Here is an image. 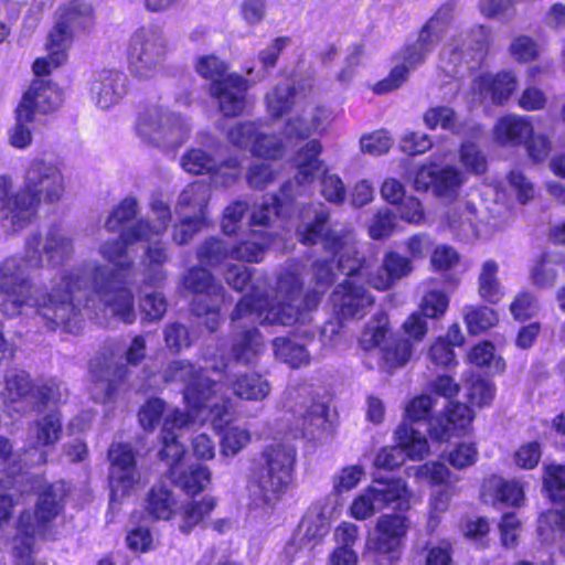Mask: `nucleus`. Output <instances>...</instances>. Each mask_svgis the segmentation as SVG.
<instances>
[{"instance_id":"obj_1","label":"nucleus","mask_w":565,"mask_h":565,"mask_svg":"<svg viewBox=\"0 0 565 565\" xmlns=\"http://www.w3.org/2000/svg\"><path fill=\"white\" fill-rule=\"evenodd\" d=\"M151 211L156 217L153 224L148 220H140L122 231L119 238L99 246V255L113 264L114 268L92 259L58 274L52 281L50 291L35 302L36 313L49 329L63 328L68 332L74 330L81 315V308L75 302L78 291H88L85 307L96 318H116L125 323L136 320L130 289L134 259L126 257L127 247L138 241L150 242L167 230L171 217L169 206L161 200L152 201Z\"/></svg>"},{"instance_id":"obj_2","label":"nucleus","mask_w":565,"mask_h":565,"mask_svg":"<svg viewBox=\"0 0 565 565\" xmlns=\"http://www.w3.org/2000/svg\"><path fill=\"white\" fill-rule=\"evenodd\" d=\"M316 287L301 297L302 279L297 267L284 269L277 277L275 298L268 294V281L264 275L253 278L252 270L244 265H232L225 271L226 282L235 290H243L252 281V291L245 295L231 315L235 328L241 321L259 324L306 326L311 321V311L320 302V296L334 280L332 264L318 260L312 268Z\"/></svg>"},{"instance_id":"obj_3","label":"nucleus","mask_w":565,"mask_h":565,"mask_svg":"<svg viewBox=\"0 0 565 565\" xmlns=\"http://www.w3.org/2000/svg\"><path fill=\"white\" fill-rule=\"evenodd\" d=\"M301 222L297 227L300 243L313 245L322 243L338 263V269L348 276L337 286L332 301L342 318H363L374 303L373 296L360 281L367 278V265L356 248V239L352 231H327L329 212L323 205L308 206L301 211Z\"/></svg>"},{"instance_id":"obj_4","label":"nucleus","mask_w":565,"mask_h":565,"mask_svg":"<svg viewBox=\"0 0 565 565\" xmlns=\"http://www.w3.org/2000/svg\"><path fill=\"white\" fill-rule=\"evenodd\" d=\"M166 383L180 382L184 384L183 398L186 405L199 414L207 409L211 423L215 429H223L233 418V403L221 393L222 386L203 374L189 361H173L162 373Z\"/></svg>"},{"instance_id":"obj_5","label":"nucleus","mask_w":565,"mask_h":565,"mask_svg":"<svg viewBox=\"0 0 565 565\" xmlns=\"http://www.w3.org/2000/svg\"><path fill=\"white\" fill-rule=\"evenodd\" d=\"M64 497L63 482L49 484L39 493L34 514L25 510L19 515L12 539V554L17 565H46L34 561V542L47 534L52 521L62 510Z\"/></svg>"},{"instance_id":"obj_6","label":"nucleus","mask_w":565,"mask_h":565,"mask_svg":"<svg viewBox=\"0 0 565 565\" xmlns=\"http://www.w3.org/2000/svg\"><path fill=\"white\" fill-rule=\"evenodd\" d=\"M94 25V10L85 0H71L55 12V22L49 34L47 55L33 63L35 75H46L67 58L74 39Z\"/></svg>"},{"instance_id":"obj_7","label":"nucleus","mask_w":565,"mask_h":565,"mask_svg":"<svg viewBox=\"0 0 565 565\" xmlns=\"http://www.w3.org/2000/svg\"><path fill=\"white\" fill-rule=\"evenodd\" d=\"M260 460L252 471L248 488L255 500L269 504L294 481L297 450L288 444H273L264 449Z\"/></svg>"},{"instance_id":"obj_8","label":"nucleus","mask_w":565,"mask_h":565,"mask_svg":"<svg viewBox=\"0 0 565 565\" xmlns=\"http://www.w3.org/2000/svg\"><path fill=\"white\" fill-rule=\"evenodd\" d=\"M63 431L62 415L57 408L38 411L36 417L29 424L26 431L28 448L23 454L12 452V446L0 437V465L12 468L41 466L47 462L51 449L61 440Z\"/></svg>"},{"instance_id":"obj_9","label":"nucleus","mask_w":565,"mask_h":565,"mask_svg":"<svg viewBox=\"0 0 565 565\" xmlns=\"http://www.w3.org/2000/svg\"><path fill=\"white\" fill-rule=\"evenodd\" d=\"M171 52L164 28L157 23L141 25L132 32L127 49L131 74L143 81L157 78Z\"/></svg>"},{"instance_id":"obj_10","label":"nucleus","mask_w":565,"mask_h":565,"mask_svg":"<svg viewBox=\"0 0 565 565\" xmlns=\"http://www.w3.org/2000/svg\"><path fill=\"white\" fill-rule=\"evenodd\" d=\"M285 407L292 416L295 437L322 440L331 434L328 406L315 399L309 385H290L285 392Z\"/></svg>"},{"instance_id":"obj_11","label":"nucleus","mask_w":565,"mask_h":565,"mask_svg":"<svg viewBox=\"0 0 565 565\" xmlns=\"http://www.w3.org/2000/svg\"><path fill=\"white\" fill-rule=\"evenodd\" d=\"M23 191L21 216L12 217L32 220L41 201L53 203L62 199L65 191L63 174L52 162L33 160L24 174Z\"/></svg>"},{"instance_id":"obj_12","label":"nucleus","mask_w":565,"mask_h":565,"mask_svg":"<svg viewBox=\"0 0 565 565\" xmlns=\"http://www.w3.org/2000/svg\"><path fill=\"white\" fill-rule=\"evenodd\" d=\"M136 131L145 143L177 148L189 138L191 126L182 116L153 106L139 115Z\"/></svg>"},{"instance_id":"obj_13","label":"nucleus","mask_w":565,"mask_h":565,"mask_svg":"<svg viewBox=\"0 0 565 565\" xmlns=\"http://www.w3.org/2000/svg\"><path fill=\"white\" fill-rule=\"evenodd\" d=\"M409 497L406 482L402 479L373 480L354 498L350 514L355 520L364 521L392 505L401 511L408 510Z\"/></svg>"},{"instance_id":"obj_14","label":"nucleus","mask_w":565,"mask_h":565,"mask_svg":"<svg viewBox=\"0 0 565 565\" xmlns=\"http://www.w3.org/2000/svg\"><path fill=\"white\" fill-rule=\"evenodd\" d=\"M185 289L201 295L192 302V312L198 317L206 316L205 326L214 332L221 324L220 310L226 302L225 289L211 273L202 267H192L183 276Z\"/></svg>"},{"instance_id":"obj_15","label":"nucleus","mask_w":565,"mask_h":565,"mask_svg":"<svg viewBox=\"0 0 565 565\" xmlns=\"http://www.w3.org/2000/svg\"><path fill=\"white\" fill-rule=\"evenodd\" d=\"M49 291L50 288L34 292L31 279L24 275L21 259L9 257L0 263V294L7 298L3 308L8 315L17 316L25 306L36 310L35 302Z\"/></svg>"},{"instance_id":"obj_16","label":"nucleus","mask_w":565,"mask_h":565,"mask_svg":"<svg viewBox=\"0 0 565 565\" xmlns=\"http://www.w3.org/2000/svg\"><path fill=\"white\" fill-rule=\"evenodd\" d=\"M411 521L399 513H386L377 518L375 534L369 536L365 550L375 553L384 565H395L401 558Z\"/></svg>"},{"instance_id":"obj_17","label":"nucleus","mask_w":565,"mask_h":565,"mask_svg":"<svg viewBox=\"0 0 565 565\" xmlns=\"http://www.w3.org/2000/svg\"><path fill=\"white\" fill-rule=\"evenodd\" d=\"M73 254V238L64 230L52 227L44 238L38 234L26 238L21 263L24 270L40 268L44 255L50 265L60 266L71 259Z\"/></svg>"},{"instance_id":"obj_18","label":"nucleus","mask_w":565,"mask_h":565,"mask_svg":"<svg viewBox=\"0 0 565 565\" xmlns=\"http://www.w3.org/2000/svg\"><path fill=\"white\" fill-rule=\"evenodd\" d=\"M299 194L298 191L294 192L292 182H286L280 188L279 194L254 205L249 215V225L264 228V231H254V236L273 233L275 238L280 235L285 220L289 217L294 201Z\"/></svg>"},{"instance_id":"obj_19","label":"nucleus","mask_w":565,"mask_h":565,"mask_svg":"<svg viewBox=\"0 0 565 565\" xmlns=\"http://www.w3.org/2000/svg\"><path fill=\"white\" fill-rule=\"evenodd\" d=\"M398 447H385L381 449L374 466L381 469L393 470L405 461V456L413 460H422L429 452L426 437L407 423H401L395 430Z\"/></svg>"},{"instance_id":"obj_20","label":"nucleus","mask_w":565,"mask_h":565,"mask_svg":"<svg viewBox=\"0 0 565 565\" xmlns=\"http://www.w3.org/2000/svg\"><path fill=\"white\" fill-rule=\"evenodd\" d=\"M111 500L129 495L140 482L136 455L128 444H113L108 450Z\"/></svg>"},{"instance_id":"obj_21","label":"nucleus","mask_w":565,"mask_h":565,"mask_svg":"<svg viewBox=\"0 0 565 565\" xmlns=\"http://www.w3.org/2000/svg\"><path fill=\"white\" fill-rule=\"evenodd\" d=\"M181 164L186 172L192 174H213L215 183L223 186H228L241 178L242 162L237 157L217 163L212 154L200 148L185 152Z\"/></svg>"},{"instance_id":"obj_22","label":"nucleus","mask_w":565,"mask_h":565,"mask_svg":"<svg viewBox=\"0 0 565 565\" xmlns=\"http://www.w3.org/2000/svg\"><path fill=\"white\" fill-rule=\"evenodd\" d=\"M488 38V31L483 26L478 25L469 32L460 33L451 39L440 53L441 61L448 65L446 71L448 73H456L457 67L461 63L481 60Z\"/></svg>"},{"instance_id":"obj_23","label":"nucleus","mask_w":565,"mask_h":565,"mask_svg":"<svg viewBox=\"0 0 565 565\" xmlns=\"http://www.w3.org/2000/svg\"><path fill=\"white\" fill-rule=\"evenodd\" d=\"M227 137L234 146L250 149L255 156L274 160L282 156L281 140L260 131V127L255 122L236 125L228 131Z\"/></svg>"},{"instance_id":"obj_24","label":"nucleus","mask_w":565,"mask_h":565,"mask_svg":"<svg viewBox=\"0 0 565 565\" xmlns=\"http://www.w3.org/2000/svg\"><path fill=\"white\" fill-rule=\"evenodd\" d=\"M193 420L190 414L173 409L166 414L162 427L163 448L160 450V459L169 467L170 477H174L183 468L182 458L184 448L178 441L177 429H181Z\"/></svg>"},{"instance_id":"obj_25","label":"nucleus","mask_w":565,"mask_h":565,"mask_svg":"<svg viewBox=\"0 0 565 565\" xmlns=\"http://www.w3.org/2000/svg\"><path fill=\"white\" fill-rule=\"evenodd\" d=\"M63 93L54 84L45 79H35L24 93L18 106L19 118H33L35 111L51 113L63 103Z\"/></svg>"},{"instance_id":"obj_26","label":"nucleus","mask_w":565,"mask_h":565,"mask_svg":"<svg viewBox=\"0 0 565 565\" xmlns=\"http://www.w3.org/2000/svg\"><path fill=\"white\" fill-rule=\"evenodd\" d=\"M249 82L238 74H228L210 85V94L217 100L218 108L224 116H237L246 106V92Z\"/></svg>"},{"instance_id":"obj_27","label":"nucleus","mask_w":565,"mask_h":565,"mask_svg":"<svg viewBox=\"0 0 565 565\" xmlns=\"http://www.w3.org/2000/svg\"><path fill=\"white\" fill-rule=\"evenodd\" d=\"M90 371L94 380L90 388L93 398L97 402H106L114 397L116 385L127 376V367L111 360L99 359L90 362Z\"/></svg>"},{"instance_id":"obj_28","label":"nucleus","mask_w":565,"mask_h":565,"mask_svg":"<svg viewBox=\"0 0 565 565\" xmlns=\"http://www.w3.org/2000/svg\"><path fill=\"white\" fill-rule=\"evenodd\" d=\"M127 76L115 70L98 72L90 84V96L96 106L108 109L126 94Z\"/></svg>"},{"instance_id":"obj_29","label":"nucleus","mask_w":565,"mask_h":565,"mask_svg":"<svg viewBox=\"0 0 565 565\" xmlns=\"http://www.w3.org/2000/svg\"><path fill=\"white\" fill-rule=\"evenodd\" d=\"M413 270L412 260L396 252L385 254L382 267L375 273L367 270V282L376 290H387Z\"/></svg>"},{"instance_id":"obj_30","label":"nucleus","mask_w":565,"mask_h":565,"mask_svg":"<svg viewBox=\"0 0 565 565\" xmlns=\"http://www.w3.org/2000/svg\"><path fill=\"white\" fill-rule=\"evenodd\" d=\"M164 231L154 236L148 243L145 255L141 259L143 284L152 287H158L167 278V271L163 266L169 262L170 256L167 247L158 241Z\"/></svg>"},{"instance_id":"obj_31","label":"nucleus","mask_w":565,"mask_h":565,"mask_svg":"<svg viewBox=\"0 0 565 565\" xmlns=\"http://www.w3.org/2000/svg\"><path fill=\"white\" fill-rule=\"evenodd\" d=\"M518 78L512 72L503 71L497 74L480 75L475 82V89L492 103L502 105L518 87Z\"/></svg>"},{"instance_id":"obj_32","label":"nucleus","mask_w":565,"mask_h":565,"mask_svg":"<svg viewBox=\"0 0 565 565\" xmlns=\"http://www.w3.org/2000/svg\"><path fill=\"white\" fill-rule=\"evenodd\" d=\"M20 196H24V191L12 192V180L8 175H0V211L2 212V227L12 233L23 230L32 220H20L12 217L19 216L22 204Z\"/></svg>"},{"instance_id":"obj_33","label":"nucleus","mask_w":565,"mask_h":565,"mask_svg":"<svg viewBox=\"0 0 565 565\" xmlns=\"http://www.w3.org/2000/svg\"><path fill=\"white\" fill-rule=\"evenodd\" d=\"M321 150V143L313 139L300 148L294 157V164L297 168L295 181H291L294 192H299L298 188L300 185L311 183L316 174L322 169V162L319 160Z\"/></svg>"},{"instance_id":"obj_34","label":"nucleus","mask_w":565,"mask_h":565,"mask_svg":"<svg viewBox=\"0 0 565 565\" xmlns=\"http://www.w3.org/2000/svg\"><path fill=\"white\" fill-rule=\"evenodd\" d=\"M533 134V126L527 117L511 114L501 117L494 128L495 140L503 146H519Z\"/></svg>"},{"instance_id":"obj_35","label":"nucleus","mask_w":565,"mask_h":565,"mask_svg":"<svg viewBox=\"0 0 565 565\" xmlns=\"http://www.w3.org/2000/svg\"><path fill=\"white\" fill-rule=\"evenodd\" d=\"M305 96L289 83L278 84L266 95V105L268 113L280 118L289 111L303 110Z\"/></svg>"},{"instance_id":"obj_36","label":"nucleus","mask_w":565,"mask_h":565,"mask_svg":"<svg viewBox=\"0 0 565 565\" xmlns=\"http://www.w3.org/2000/svg\"><path fill=\"white\" fill-rule=\"evenodd\" d=\"M228 387L238 398L250 402L263 401L271 391L270 383L256 372L235 375L228 381Z\"/></svg>"},{"instance_id":"obj_37","label":"nucleus","mask_w":565,"mask_h":565,"mask_svg":"<svg viewBox=\"0 0 565 565\" xmlns=\"http://www.w3.org/2000/svg\"><path fill=\"white\" fill-rule=\"evenodd\" d=\"M265 342L257 328L235 331L232 343V354L236 362L252 364L263 353Z\"/></svg>"},{"instance_id":"obj_38","label":"nucleus","mask_w":565,"mask_h":565,"mask_svg":"<svg viewBox=\"0 0 565 565\" xmlns=\"http://www.w3.org/2000/svg\"><path fill=\"white\" fill-rule=\"evenodd\" d=\"M300 531L302 535L297 539L294 537L289 544L285 547V554L287 556H295L297 554V545L312 550L313 546L322 540L329 531V524L322 513L312 515L310 512L301 522Z\"/></svg>"},{"instance_id":"obj_39","label":"nucleus","mask_w":565,"mask_h":565,"mask_svg":"<svg viewBox=\"0 0 565 565\" xmlns=\"http://www.w3.org/2000/svg\"><path fill=\"white\" fill-rule=\"evenodd\" d=\"M209 199V186L202 182H193L180 193L175 204V213L178 215L201 216L202 220H206Z\"/></svg>"},{"instance_id":"obj_40","label":"nucleus","mask_w":565,"mask_h":565,"mask_svg":"<svg viewBox=\"0 0 565 565\" xmlns=\"http://www.w3.org/2000/svg\"><path fill=\"white\" fill-rule=\"evenodd\" d=\"M482 489L483 497L491 498L493 503L519 505L524 498L523 487L518 481H507L495 476L486 480Z\"/></svg>"},{"instance_id":"obj_41","label":"nucleus","mask_w":565,"mask_h":565,"mask_svg":"<svg viewBox=\"0 0 565 565\" xmlns=\"http://www.w3.org/2000/svg\"><path fill=\"white\" fill-rule=\"evenodd\" d=\"M476 207L470 202H459L446 214L447 226L462 237L478 235Z\"/></svg>"},{"instance_id":"obj_42","label":"nucleus","mask_w":565,"mask_h":565,"mask_svg":"<svg viewBox=\"0 0 565 565\" xmlns=\"http://www.w3.org/2000/svg\"><path fill=\"white\" fill-rule=\"evenodd\" d=\"M177 499L164 484L153 486L146 498V511L156 520H170L175 512Z\"/></svg>"},{"instance_id":"obj_43","label":"nucleus","mask_w":565,"mask_h":565,"mask_svg":"<svg viewBox=\"0 0 565 565\" xmlns=\"http://www.w3.org/2000/svg\"><path fill=\"white\" fill-rule=\"evenodd\" d=\"M215 507L216 500L210 495L203 497L200 501L186 503L181 511L180 531L189 534L211 514Z\"/></svg>"},{"instance_id":"obj_44","label":"nucleus","mask_w":565,"mask_h":565,"mask_svg":"<svg viewBox=\"0 0 565 565\" xmlns=\"http://www.w3.org/2000/svg\"><path fill=\"white\" fill-rule=\"evenodd\" d=\"M498 264L494 260L489 259L482 264L479 274V295L482 299L491 303L499 302L504 296L503 287L498 279Z\"/></svg>"},{"instance_id":"obj_45","label":"nucleus","mask_w":565,"mask_h":565,"mask_svg":"<svg viewBox=\"0 0 565 565\" xmlns=\"http://www.w3.org/2000/svg\"><path fill=\"white\" fill-rule=\"evenodd\" d=\"M382 361L387 370L403 367L412 358L413 343L409 339L390 338V341L381 347Z\"/></svg>"},{"instance_id":"obj_46","label":"nucleus","mask_w":565,"mask_h":565,"mask_svg":"<svg viewBox=\"0 0 565 565\" xmlns=\"http://www.w3.org/2000/svg\"><path fill=\"white\" fill-rule=\"evenodd\" d=\"M390 332L388 317L381 312L376 313L364 327L359 344L365 351L381 347Z\"/></svg>"},{"instance_id":"obj_47","label":"nucleus","mask_w":565,"mask_h":565,"mask_svg":"<svg viewBox=\"0 0 565 565\" xmlns=\"http://www.w3.org/2000/svg\"><path fill=\"white\" fill-rule=\"evenodd\" d=\"M32 392L33 387L26 372L22 370H9L6 372L4 388L1 394L7 403H18Z\"/></svg>"},{"instance_id":"obj_48","label":"nucleus","mask_w":565,"mask_h":565,"mask_svg":"<svg viewBox=\"0 0 565 565\" xmlns=\"http://www.w3.org/2000/svg\"><path fill=\"white\" fill-rule=\"evenodd\" d=\"M259 237V241L247 239L230 248V257L237 260L258 263L263 259L264 250L274 241L273 233H266L263 236L253 235V238Z\"/></svg>"},{"instance_id":"obj_49","label":"nucleus","mask_w":565,"mask_h":565,"mask_svg":"<svg viewBox=\"0 0 565 565\" xmlns=\"http://www.w3.org/2000/svg\"><path fill=\"white\" fill-rule=\"evenodd\" d=\"M67 388L64 384L56 380L50 379L33 388L32 397L35 401L38 411L45 408L50 405H57L64 403L67 398Z\"/></svg>"},{"instance_id":"obj_50","label":"nucleus","mask_w":565,"mask_h":565,"mask_svg":"<svg viewBox=\"0 0 565 565\" xmlns=\"http://www.w3.org/2000/svg\"><path fill=\"white\" fill-rule=\"evenodd\" d=\"M537 531L542 542L558 543L565 537V514L561 511H547L539 519Z\"/></svg>"},{"instance_id":"obj_51","label":"nucleus","mask_w":565,"mask_h":565,"mask_svg":"<svg viewBox=\"0 0 565 565\" xmlns=\"http://www.w3.org/2000/svg\"><path fill=\"white\" fill-rule=\"evenodd\" d=\"M273 347L276 358L291 367L308 365L310 362V355L306 348L286 338H276L273 341Z\"/></svg>"},{"instance_id":"obj_52","label":"nucleus","mask_w":565,"mask_h":565,"mask_svg":"<svg viewBox=\"0 0 565 565\" xmlns=\"http://www.w3.org/2000/svg\"><path fill=\"white\" fill-rule=\"evenodd\" d=\"M435 194L439 198L452 199L458 195L466 181L462 171L455 167L437 168Z\"/></svg>"},{"instance_id":"obj_53","label":"nucleus","mask_w":565,"mask_h":565,"mask_svg":"<svg viewBox=\"0 0 565 565\" xmlns=\"http://www.w3.org/2000/svg\"><path fill=\"white\" fill-rule=\"evenodd\" d=\"M454 3H444L438 8L435 14L426 22V24L422 28L419 33L428 38L437 45L454 18Z\"/></svg>"},{"instance_id":"obj_54","label":"nucleus","mask_w":565,"mask_h":565,"mask_svg":"<svg viewBox=\"0 0 565 565\" xmlns=\"http://www.w3.org/2000/svg\"><path fill=\"white\" fill-rule=\"evenodd\" d=\"M279 174V170L270 162L255 160L245 173V180L249 188L263 190L273 184Z\"/></svg>"},{"instance_id":"obj_55","label":"nucleus","mask_w":565,"mask_h":565,"mask_svg":"<svg viewBox=\"0 0 565 565\" xmlns=\"http://www.w3.org/2000/svg\"><path fill=\"white\" fill-rule=\"evenodd\" d=\"M173 481L189 494H195L203 490L210 482V471L203 466L190 467L188 470L181 468Z\"/></svg>"},{"instance_id":"obj_56","label":"nucleus","mask_w":565,"mask_h":565,"mask_svg":"<svg viewBox=\"0 0 565 565\" xmlns=\"http://www.w3.org/2000/svg\"><path fill=\"white\" fill-rule=\"evenodd\" d=\"M436 46L433 41L419 33L418 39L414 43L406 45L399 52L398 58L411 70H415L425 62Z\"/></svg>"},{"instance_id":"obj_57","label":"nucleus","mask_w":565,"mask_h":565,"mask_svg":"<svg viewBox=\"0 0 565 565\" xmlns=\"http://www.w3.org/2000/svg\"><path fill=\"white\" fill-rule=\"evenodd\" d=\"M424 124L429 129L441 128L455 134L459 132L458 116L448 106H434L428 108L423 115Z\"/></svg>"},{"instance_id":"obj_58","label":"nucleus","mask_w":565,"mask_h":565,"mask_svg":"<svg viewBox=\"0 0 565 565\" xmlns=\"http://www.w3.org/2000/svg\"><path fill=\"white\" fill-rule=\"evenodd\" d=\"M465 320L470 333L478 334L490 329L498 321L497 313L488 307L467 308L465 311Z\"/></svg>"},{"instance_id":"obj_59","label":"nucleus","mask_w":565,"mask_h":565,"mask_svg":"<svg viewBox=\"0 0 565 565\" xmlns=\"http://www.w3.org/2000/svg\"><path fill=\"white\" fill-rule=\"evenodd\" d=\"M544 488L554 502L565 505V466L551 465L546 468Z\"/></svg>"},{"instance_id":"obj_60","label":"nucleus","mask_w":565,"mask_h":565,"mask_svg":"<svg viewBox=\"0 0 565 565\" xmlns=\"http://www.w3.org/2000/svg\"><path fill=\"white\" fill-rule=\"evenodd\" d=\"M196 256L200 263L214 266L230 257V248L223 241L211 237L199 246Z\"/></svg>"},{"instance_id":"obj_61","label":"nucleus","mask_w":565,"mask_h":565,"mask_svg":"<svg viewBox=\"0 0 565 565\" xmlns=\"http://www.w3.org/2000/svg\"><path fill=\"white\" fill-rule=\"evenodd\" d=\"M435 401L429 395H419L411 399L404 409V420L414 427V423L425 420L428 418L430 411L433 409Z\"/></svg>"},{"instance_id":"obj_62","label":"nucleus","mask_w":565,"mask_h":565,"mask_svg":"<svg viewBox=\"0 0 565 565\" xmlns=\"http://www.w3.org/2000/svg\"><path fill=\"white\" fill-rule=\"evenodd\" d=\"M180 222L174 225L172 239L178 245L188 244L203 228L206 220L201 216L179 215Z\"/></svg>"},{"instance_id":"obj_63","label":"nucleus","mask_w":565,"mask_h":565,"mask_svg":"<svg viewBox=\"0 0 565 565\" xmlns=\"http://www.w3.org/2000/svg\"><path fill=\"white\" fill-rule=\"evenodd\" d=\"M462 166L470 172L481 174L487 169V159L476 143L465 142L459 150Z\"/></svg>"},{"instance_id":"obj_64","label":"nucleus","mask_w":565,"mask_h":565,"mask_svg":"<svg viewBox=\"0 0 565 565\" xmlns=\"http://www.w3.org/2000/svg\"><path fill=\"white\" fill-rule=\"evenodd\" d=\"M364 468L360 465L347 466L333 477V490L343 493L355 488L364 477Z\"/></svg>"}]
</instances>
